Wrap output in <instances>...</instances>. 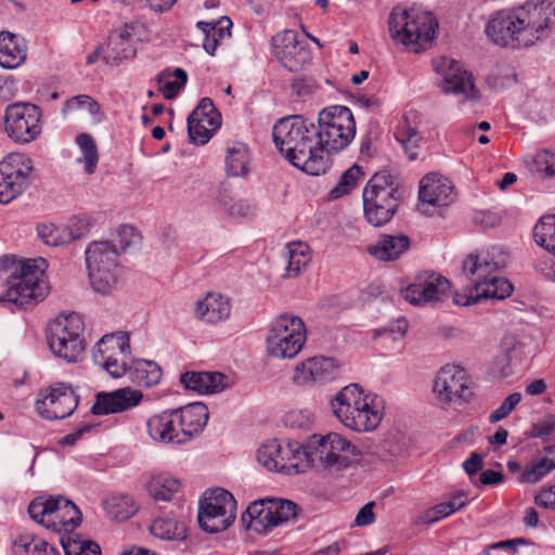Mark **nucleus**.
<instances>
[{"instance_id":"6ab92c4d","label":"nucleus","mask_w":555,"mask_h":555,"mask_svg":"<svg viewBox=\"0 0 555 555\" xmlns=\"http://www.w3.org/2000/svg\"><path fill=\"white\" fill-rule=\"evenodd\" d=\"M41 112L38 106L17 102L5 109V131L18 143H29L41 132Z\"/></svg>"},{"instance_id":"680f3d73","label":"nucleus","mask_w":555,"mask_h":555,"mask_svg":"<svg viewBox=\"0 0 555 555\" xmlns=\"http://www.w3.org/2000/svg\"><path fill=\"white\" fill-rule=\"evenodd\" d=\"M232 26V22L224 17L220 20L218 23H208V22H198L197 27L202 29L204 33H216L215 38L217 41L224 39L225 37H230V27Z\"/></svg>"},{"instance_id":"e2e57ef3","label":"nucleus","mask_w":555,"mask_h":555,"mask_svg":"<svg viewBox=\"0 0 555 555\" xmlns=\"http://www.w3.org/2000/svg\"><path fill=\"white\" fill-rule=\"evenodd\" d=\"M408 331V322L405 319L400 318L396 321L390 322L387 326L378 328L375 332V336H384L391 340H398L402 338Z\"/></svg>"},{"instance_id":"412c9836","label":"nucleus","mask_w":555,"mask_h":555,"mask_svg":"<svg viewBox=\"0 0 555 555\" xmlns=\"http://www.w3.org/2000/svg\"><path fill=\"white\" fill-rule=\"evenodd\" d=\"M434 392L441 403H464L472 399L473 390L465 370L457 365H446L437 374Z\"/></svg>"},{"instance_id":"13d9d810","label":"nucleus","mask_w":555,"mask_h":555,"mask_svg":"<svg viewBox=\"0 0 555 555\" xmlns=\"http://www.w3.org/2000/svg\"><path fill=\"white\" fill-rule=\"evenodd\" d=\"M130 353H124L122 356H117L116 358H112L111 360H104L102 362H96L95 364L103 367L112 377L118 378L125 375L127 371H129L128 359Z\"/></svg>"},{"instance_id":"c756f323","label":"nucleus","mask_w":555,"mask_h":555,"mask_svg":"<svg viewBox=\"0 0 555 555\" xmlns=\"http://www.w3.org/2000/svg\"><path fill=\"white\" fill-rule=\"evenodd\" d=\"M27 59V44L24 38L10 31L0 33V66L15 69Z\"/></svg>"},{"instance_id":"0eeeda50","label":"nucleus","mask_w":555,"mask_h":555,"mask_svg":"<svg viewBox=\"0 0 555 555\" xmlns=\"http://www.w3.org/2000/svg\"><path fill=\"white\" fill-rule=\"evenodd\" d=\"M388 23L393 39L414 53L430 48L438 29L434 14L421 7H395Z\"/></svg>"},{"instance_id":"4c0bfd02","label":"nucleus","mask_w":555,"mask_h":555,"mask_svg":"<svg viewBox=\"0 0 555 555\" xmlns=\"http://www.w3.org/2000/svg\"><path fill=\"white\" fill-rule=\"evenodd\" d=\"M14 555H60L59 551L43 539L31 534H21L13 543Z\"/></svg>"},{"instance_id":"c9c22d12","label":"nucleus","mask_w":555,"mask_h":555,"mask_svg":"<svg viewBox=\"0 0 555 555\" xmlns=\"http://www.w3.org/2000/svg\"><path fill=\"white\" fill-rule=\"evenodd\" d=\"M287 260L284 278H295L307 268L311 261L310 247L302 242H292L287 244L284 251Z\"/></svg>"},{"instance_id":"f257e3e1","label":"nucleus","mask_w":555,"mask_h":555,"mask_svg":"<svg viewBox=\"0 0 555 555\" xmlns=\"http://www.w3.org/2000/svg\"><path fill=\"white\" fill-rule=\"evenodd\" d=\"M554 25L555 2L527 0L513 10L494 12L485 33L496 46L522 49L546 39Z\"/></svg>"},{"instance_id":"f3484780","label":"nucleus","mask_w":555,"mask_h":555,"mask_svg":"<svg viewBox=\"0 0 555 555\" xmlns=\"http://www.w3.org/2000/svg\"><path fill=\"white\" fill-rule=\"evenodd\" d=\"M309 451L301 447L293 448L291 444L282 446L278 440H270L257 450V460L260 465L270 472L296 475L307 470L308 464H302Z\"/></svg>"},{"instance_id":"ddd939ff","label":"nucleus","mask_w":555,"mask_h":555,"mask_svg":"<svg viewBox=\"0 0 555 555\" xmlns=\"http://www.w3.org/2000/svg\"><path fill=\"white\" fill-rule=\"evenodd\" d=\"M30 518L37 524L64 534L75 533L81 522V513L72 502L62 496L35 499L28 506Z\"/></svg>"},{"instance_id":"7c9ffc66","label":"nucleus","mask_w":555,"mask_h":555,"mask_svg":"<svg viewBox=\"0 0 555 555\" xmlns=\"http://www.w3.org/2000/svg\"><path fill=\"white\" fill-rule=\"evenodd\" d=\"M227 376L219 372L189 371L180 376L181 384L199 395H210L222 391L225 388Z\"/></svg>"},{"instance_id":"6e6d98bb","label":"nucleus","mask_w":555,"mask_h":555,"mask_svg":"<svg viewBox=\"0 0 555 555\" xmlns=\"http://www.w3.org/2000/svg\"><path fill=\"white\" fill-rule=\"evenodd\" d=\"M490 372L495 378H506L514 374L509 350H503L494 358Z\"/></svg>"},{"instance_id":"2eb2a0df","label":"nucleus","mask_w":555,"mask_h":555,"mask_svg":"<svg viewBox=\"0 0 555 555\" xmlns=\"http://www.w3.org/2000/svg\"><path fill=\"white\" fill-rule=\"evenodd\" d=\"M298 506L288 500L262 499L249 504L242 515L246 527L259 534L297 516Z\"/></svg>"},{"instance_id":"e433bc0d","label":"nucleus","mask_w":555,"mask_h":555,"mask_svg":"<svg viewBox=\"0 0 555 555\" xmlns=\"http://www.w3.org/2000/svg\"><path fill=\"white\" fill-rule=\"evenodd\" d=\"M250 154L245 143L235 142L228 146L225 169L230 177H246L249 173Z\"/></svg>"},{"instance_id":"bb28decb","label":"nucleus","mask_w":555,"mask_h":555,"mask_svg":"<svg viewBox=\"0 0 555 555\" xmlns=\"http://www.w3.org/2000/svg\"><path fill=\"white\" fill-rule=\"evenodd\" d=\"M143 399L141 390L124 387L111 392H99L91 406L94 415L120 413L135 408Z\"/></svg>"},{"instance_id":"1a4fd4ad","label":"nucleus","mask_w":555,"mask_h":555,"mask_svg":"<svg viewBox=\"0 0 555 555\" xmlns=\"http://www.w3.org/2000/svg\"><path fill=\"white\" fill-rule=\"evenodd\" d=\"M47 341L54 356L77 362L86 350L85 323L76 313H61L48 325Z\"/></svg>"},{"instance_id":"f8f14e48","label":"nucleus","mask_w":555,"mask_h":555,"mask_svg":"<svg viewBox=\"0 0 555 555\" xmlns=\"http://www.w3.org/2000/svg\"><path fill=\"white\" fill-rule=\"evenodd\" d=\"M90 283L95 292L107 294L117 281L119 251L109 241H94L85 251Z\"/></svg>"},{"instance_id":"bf43d9fd","label":"nucleus","mask_w":555,"mask_h":555,"mask_svg":"<svg viewBox=\"0 0 555 555\" xmlns=\"http://www.w3.org/2000/svg\"><path fill=\"white\" fill-rule=\"evenodd\" d=\"M521 400L520 392H513L507 396L498 409L491 412L489 422L494 424L508 416Z\"/></svg>"},{"instance_id":"2f4dec72","label":"nucleus","mask_w":555,"mask_h":555,"mask_svg":"<svg viewBox=\"0 0 555 555\" xmlns=\"http://www.w3.org/2000/svg\"><path fill=\"white\" fill-rule=\"evenodd\" d=\"M231 313L229 299L218 293H208L197 301L195 315L205 323L218 324L225 321Z\"/></svg>"},{"instance_id":"49530a36","label":"nucleus","mask_w":555,"mask_h":555,"mask_svg":"<svg viewBox=\"0 0 555 555\" xmlns=\"http://www.w3.org/2000/svg\"><path fill=\"white\" fill-rule=\"evenodd\" d=\"M362 177L363 172L361 167L358 165H352L341 173L336 185L328 192L327 198L333 201L348 195L353 189H356Z\"/></svg>"},{"instance_id":"37998d69","label":"nucleus","mask_w":555,"mask_h":555,"mask_svg":"<svg viewBox=\"0 0 555 555\" xmlns=\"http://www.w3.org/2000/svg\"><path fill=\"white\" fill-rule=\"evenodd\" d=\"M157 79L162 83L159 91L164 98L172 100L188 82V74L183 68L177 67L172 74L168 70L159 73Z\"/></svg>"},{"instance_id":"a211bd4d","label":"nucleus","mask_w":555,"mask_h":555,"mask_svg":"<svg viewBox=\"0 0 555 555\" xmlns=\"http://www.w3.org/2000/svg\"><path fill=\"white\" fill-rule=\"evenodd\" d=\"M79 396L72 385L56 382L39 390L35 403L36 411L46 420H62L73 414Z\"/></svg>"},{"instance_id":"39448f33","label":"nucleus","mask_w":555,"mask_h":555,"mask_svg":"<svg viewBox=\"0 0 555 555\" xmlns=\"http://www.w3.org/2000/svg\"><path fill=\"white\" fill-rule=\"evenodd\" d=\"M331 409L345 427L357 433H367L379 425L385 401L377 395L364 393L357 384H350L331 401Z\"/></svg>"},{"instance_id":"c85d7f7f","label":"nucleus","mask_w":555,"mask_h":555,"mask_svg":"<svg viewBox=\"0 0 555 555\" xmlns=\"http://www.w3.org/2000/svg\"><path fill=\"white\" fill-rule=\"evenodd\" d=\"M418 198L433 207L448 206L455 199L451 182L437 173L425 176L420 183Z\"/></svg>"},{"instance_id":"6e6552de","label":"nucleus","mask_w":555,"mask_h":555,"mask_svg":"<svg viewBox=\"0 0 555 555\" xmlns=\"http://www.w3.org/2000/svg\"><path fill=\"white\" fill-rule=\"evenodd\" d=\"M318 122L317 149H321L325 155L343 151L354 138L356 122L347 106L333 105L323 108L319 113Z\"/></svg>"},{"instance_id":"aec40b11","label":"nucleus","mask_w":555,"mask_h":555,"mask_svg":"<svg viewBox=\"0 0 555 555\" xmlns=\"http://www.w3.org/2000/svg\"><path fill=\"white\" fill-rule=\"evenodd\" d=\"M272 52L289 72H299L311 61L306 40H299L295 30L286 29L272 37Z\"/></svg>"},{"instance_id":"a18cd8bd","label":"nucleus","mask_w":555,"mask_h":555,"mask_svg":"<svg viewBox=\"0 0 555 555\" xmlns=\"http://www.w3.org/2000/svg\"><path fill=\"white\" fill-rule=\"evenodd\" d=\"M76 143L81 152V156L77 158L79 164H83L85 171L92 175L98 166L99 153L94 139L88 133H80L76 137Z\"/></svg>"},{"instance_id":"864d4df0","label":"nucleus","mask_w":555,"mask_h":555,"mask_svg":"<svg viewBox=\"0 0 555 555\" xmlns=\"http://www.w3.org/2000/svg\"><path fill=\"white\" fill-rule=\"evenodd\" d=\"M141 235L132 225L122 224L117 230L116 238L109 241L117 245V250L125 251L131 246L140 244Z\"/></svg>"},{"instance_id":"052dcab7","label":"nucleus","mask_w":555,"mask_h":555,"mask_svg":"<svg viewBox=\"0 0 555 555\" xmlns=\"http://www.w3.org/2000/svg\"><path fill=\"white\" fill-rule=\"evenodd\" d=\"M286 426L297 429H307L313 423V414L309 410L291 411L283 417Z\"/></svg>"},{"instance_id":"de8ad7c7","label":"nucleus","mask_w":555,"mask_h":555,"mask_svg":"<svg viewBox=\"0 0 555 555\" xmlns=\"http://www.w3.org/2000/svg\"><path fill=\"white\" fill-rule=\"evenodd\" d=\"M105 506L107 515L117 521H125L137 512L134 502L129 495L112 496L106 500Z\"/></svg>"},{"instance_id":"338daca9","label":"nucleus","mask_w":555,"mask_h":555,"mask_svg":"<svg viewBox=\"0 0 555 555\" xmlns=\"http://www.w3.org/2000/svg\"><path fill=\"white\" fill-rule=\"evenodd\" d=\"M535 503L544 508H555V485L541 490L535 496Z\"/></svg>"},{"instance_id":"774afa93","label":"nucleus","mask_w":555,"mask_h":555,"mask_svg":"<svg viewBox=\"0 0 555 555\" xmlns=\"http://www.w3.org/2000/svg\"><path fill=\"white\" fill-rule=\"evenodd\" d=\"M374 503L365 504L358 513L354 524L357 526H369L375 521V515L373 512Z\"/></svg>"},{"instance_id":"b1692460","label":"nucleus","mask_w":555,"mask_h":555,"mask_svg":"<svg viewBox=\"0 0 555 555\" xmlns=\"http://www.w3.org/2000/svg\"><path fill=\"white\" fill-rule=\"evenodd\" d=\"M221 125V116L209 98H203L188 117L191 142L206 144Z\"/></svg>"},{"instance_id":"5fc2aeb1","label":"nucleus","mask_w":555,"mask_h":555,"mask_svg":"<svg viewBox=\"0 0 555 555\" xmlns=\"http://www.w3.org/2000/svg\"><path fill=\"white\" fill-rule=\"evenodd\" d=\"M93 223L89 216H75L66 228L68 243L85 237L91 230Z\"/></svg>"},{"instance_id":"0e129e2a","label":"nucleus","mask_w":555,"mask_h":555,"mask_svg":"<svg viewBox=\"0 0 555 555\" xmlns=\"http://www.w3.org/2000/svg\"><path fill=\"white\" fill-rule=\"evenodd\" d=\"M555 431V415H548L541 422L533 424L530 436L546 439Z\"/></svg>"},{"instance_id":"8fccbe9b","label":"nucleus","mask_w":555,"mask_h":555,"mask_svg":"<svg viewBox=\"0 0 555 555\" xmlns=\"http://www.w3.org/2000/svg\"><path fill=\"white\" fill-rule=\"evenodd\" d=\"M363 211L366 221L373 227H382L388 223L397 212L389 207L386 208L378 203L371 202H363Z\"/></svg>"},{"instance_id":"603ef678","label":"nucleus","mask_w":555,"mask_h":555,"mask_svg":"<svg viewBox=\"0 0 555 555\" xmlns=\"http://www.w3.org/2000/svg\"><path fill=\"white\" fill-rule=\"evenodd\" d=\"M554 468L555 461H548V459L542 457L522 473L521 480L529 483H537Z\"/></svg>"},{"instance_id":"72a5a7b5","label":"nucleus","mask_w":555,"mask_h":555,"mask_svg":"<svg viewBox=\"0 0 555 555\" xmlns=\"http://www.w3.org/2000/svg\"><path fill=\"white\" fill-rule=\"evenodd\" d=\"M134 54L131 34L127 28H121L109 36L107 47L103 51V61L109 66H117Z\"/></svg>"},{"instance_id":"4d7b16f0","label":"nucleus","mask_w":555,"mask_h":555,"mask_svg":"<svg viewBox=\"0 0 555 555\" xmlns=\"http://www.w3.org/2000/svg\"><path fill=\"white\" fill-rule=\"evenodd\" d=\"M221 209L231 217H245L249 212V206L242 199L233 198L227 194L219 197Z\"/></svg>"},{"instance_id":"9d476101","label":"nucleus","mask_w":555,"mask_h":555,"mask_svg":"<svg viewBox=\"0 0 555 555\" xmlns=\"http://www.w3.org/2000/svg\"><path fill=\"white\" fill-rule=\"evenodd\" d=\"M307 330L304 321L294 314H281L269 327L266 349L275 359H293L305 346Z\"/></svg>"},{"instance_id":"a878e982","label":"nucleus","mask_w":555,"mask_h":555,"mask_svg":"<svg viewBox=\"0 0 555 555\" xmlns=\"http://www.w3.org/2000/svg\"><path fill=\"white\" fill-rule=\"evenodd\" d=\"M533 237L538 245L548 251L534 261V269L546 280L555 282V216L540 219L533 229Z\"/></svg>"},{"instance_id":"58836bf2","label":"nucleus","mask_w":555,"mask_h":555,"mask_svg":"<svg viewBox=\"0 0 555 555\" xmlns=\"http://www.w3.org/2000/svg\"><path fill=\"white\" fill-rule=\"evenodd\" d=\"M129 372L132 382L144 387L157 385L163 376V371L156 362L143 359L135 360Z\"/></svg>"},{"instance_id":"a19ab883","label":"nucleus","mask_w":555,"mask_h":555,"mask_svg":"<svg viewBox=\"0 0 555 555\" xmlns=\"http://www.w3.org/2000/svg\"><path fill=\"white\" fill-rule=\"evenodd\" d=\"M180 488V480L168 474H159L152 477L147 490L156 501H171Z\"/></svg>"},{"instance_id":"423d86ee","label":"nucleus","mask_w":555,"mask_h":555,"mask_svg":"<svg viewBox=\"0 0 555 555\" xmlns=\"http://www.w3.org/2000/svg\"><path fill=\"white\" fill-rule=\"evenodd\" d=\"M46 268L47 262L43 258L26 260L0 258V279H5L8 284V289L1 299L22 307L33 299L42 298L44 295L42 276Z\"/></svg>"},{"instance_id":"9b49d317","label":"nucleus","mask_w":555,"mask_h":555,"mask_svg":"<svg viewBox=\"0 0 555 555\" xmlns=\"http://www.w3.org/2000/svg\"><path fill=\"white\" fill-rule=\"evenodd\" d=\"M309 451L304 457L302 464H308L307 469L318 460L326 468L341 469L347 467L360 452L345 437L337 433L325 436L313 435L305 447Z\"/></svg>"},{"instance_id":"5701e85b","label":"nucleus","mask_w":555,"mask_h":555,"mask_svg":"<svg viewBox=\"0 0 555 555\" xmlns=\"http://www.w3.org/2000/svg\"><path fill=\"white\" fill-rule=\"evenodd\" d=\"M450 289V282L442 275L424 272L402 291V296L412 305H424L442 300Z\"/></svg>"},{"instance_id":"7ed1b4c3","label":"nucleus","mask_w":555,"mask_h":555,"mask_svg":"<svg viewBox=\"0 0 555 555\" xmlns=\"http://www.w3.org/2000/svg\"><path fill=\"white\" fill-rule=\"evenodd\" d=\"M507 261V253L499 246L470 254L463 262V272L470 280V287L464 293H455L454 302L470 306L481 299L503 300L509 297L513 285L506 279L495 275L506 267Z\"/></svg>"},{"instance_id":"20e7f679","label":"nucleus","mask_w":555,"mask_h":555,"mask_svg":"<svg viewBox=\"0 0 555 555\" xmlns=\"http://www.w3.org/2000/svg\"><path fill=\"white\" fill-rule=\"evenodd\" d=\"M208 418L207 406L195 402L151 416L146 422V430L155 442L182 444L201 434Z\"/></svg>"},{"instance_id":"f704fd0d","label":"nucleus","mask_w":555,"mask_h":555,"mask_svg":"<svg viewBox=\"0 0 555 555\" xmlns=\"http://www.w3.org/2000/svg\"><path fill=\"white\" fill-rule=\"evenodd\" d=\"M130 353V340L127 333L118 332L104 335L92 350L93 362L111 360L117 356Z\"/></svg>"},{"instance_id":"dca6fc26","label":"nucleus","mask_w":555,"mask_h":555,"mask_svg":"<svg viewBox=\"0 0 555 555\" xmlns=\"http://www.w3.org/2000/svg\"><path fill=\"white\" fill-rule=\"evenodd\" d=\"M33 162L21 153H12L0 162V203L21 195L33 180Z\"/></svg>"},{"instance_id":"4468645a","label":"nucleus","mask_w":555,"mask_h":555,"mask_svg":"<svg viewBox=\"0 0 555 555\" xmlns=\"http://www.w3.org/2000/svg\"><path fill=\"white\" fill-rule=\"evenodd\" d=\"M236 517V501L231 492L216 488L204 492L199 500L198 524L208 533L228 529Z\"/></svg>"},{"instance_id":"09e8293b","label":"nucleus","mask_w":555,"mask_h":555,"mask_svg":"<svg viewBox=\"0 0 555 555\" xmlns=\"http://www.w3.org/2000/svg\"><path fill=\"white\" fill-rule=\"evenodd\" d=\"M39 238L49 246H62L68 244L66 228L54 223H41L37 225Z\"/></svg>"},{"instance_id":"393cba45","label":"nucleus","mask_w":555,"mask_h":555,"mask_svg":"<svg viewBox=\"0 0 555 555\" xmlns=\"http://www.w3.org/2000/svg\"><path fill=\"white\" fill-rule=\"evenodd\" d=\"M362 199L363 202L378 203L397 211L402 201V192L389 172L380 171L372 176L365 184Z\"/></svg>"},{"instance_id":"473e14b6","label":"nucleus","mask_w":555,"mask_h":555,"mask_svg":"<svg viewBox=\"0 0 555 555\" xmlns=\"http://www.w3.org/2000/svg\"><path fill=\"white\" fill-rule=\"evenodd\" d=\"M410 246V238L406 235L384 234L367 246V253L380 261H393L401 257Z\"/></svg>"},{"instance_id":"ea45409f","label":"nucleus","mask_w":555,"mask_h":555,"mask_svg":"<svg viewBox=\"0 0 555 555\" xmlns=\"http://www.w3.org/2000/svg\"><path fill=\"white\" fill-rule=\"evenodd\" d=\"M395 138L400 143L410 160H415L418 156V147L422 137L417 129L411 125L406 117H403L395 131Z\"/></svg>"},{"instance_id":"69168bd1","label":"nucleus","mask_w":555,"mask_h":555,"mask_svg":"<svg viewBox=\"0 0 555 555\" xmlns=\"http://www.w3.org/2000/svg\"><path fill=\"white\" fill-rule=\"evenodd\" d=\"M453 513L452 506H450L448 502H442L428 509L425 514V519L427 522L433 524Z\"/></svg>"},{"instance_id":"79ce46f5","label":"nucleus","mask_w":555,"mask_h":555,"mask_svg":"<svg viewBox=\"0 0 555 555\" xmlns=\"http://www.w3.org/2000/svg\"><path fill=\"white\" fill-rule=\"evenodd\" d=\"M151 533L164 540H183L185 539V525L182 521L170 517L156 518L150 526Z\"/></svg>"},{"instance_id":"cd10ccee","label":"nucleus","mask_w":555,"mask_h":555,"mask_svg":"<svg viewBox=\"0 0 555 555\" xmlns=\"http://www.w3.org/2000/svg\"><path fill=\"white\" fill-rule=\"evenodd\" d=\"M338 374L339 365L334 359L314 357L296 366L293 379L294 383L305 386L333 380Z\"/></svg>"},{"instance_id":"c03bdc74","label":"nucleus","mask_w":555,"mask_h":555,"mask_svg":"<svg viewBox=\"0 0 555 555\" xmlns=\"http://www.w3.org/2000/svg\"><path fill=\"white\" fill-rule=\"evenodd\" d=\"M60 542L65 555H101L98 543L81 539L78 533L62 534Z\"/></svg>"},{"instance_id":"3c124183","label":"nucleus","mask_w":555,"mask_h":555,"mask_svg":"<svg viewBox=\"0 0 555 555\" xmlns=\"http://www.w3.org/2000/svg\"><path fill=\"white\" fill-rule=\"evenodd\" d=\"M532 170L543 178H555V152L539 151L533 157Z\"/></svg>"},{"instance_id":"f03ea898","label":"nucleus","mask_w":555,"mask_h":555,"mask_svg":"<svg viewBox=\"0 0 555 555\" xmlns=\"http://www.w3.org/2000/svg\"><path fill=\"white\" fill-rule=\"evenodd\" d=\"M273 142L294 167L310 176L325 173L331 158L317 149V126L299 115L279 119L272 129Z\"/></svg>"},{"instance_id":"4be33fe9","label":"nucleus","mask_w":555,"mask_h":555,"mask_svg":"<svg viewBox=\"0 0 555 555\" xmlns=\"http://www.w3.org/2000/svg\"><path fill=\"white\" fill-rule=\"evenodd\" d=\"M434 66L436 73L441 77L438 85L443 93L463 95L465 99L474 96L475 85L472 74L463 69L461 63L442 56L435 61Z\"/></svg>"}]
</instances>
